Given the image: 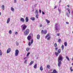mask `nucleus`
Instances as JSON below:
<instances>
[{"instance_id": "f257e3e1", "label": "nucleus", "mask_w": 73, "mask_h": 73, "mask_svg": "<svg viewBox=\"0 0 73 73\" xmlns=\"http://www.w3.org/2000/svg\"><path fill=\"white\" fill-rule=\"evenodd\" d=\"M55 31L56 33H57V32H58L59 31H60V28L58 27V25L57 23L55 24Z\"/></svg>"}, {"instance_id": "f03ea898", "label": "nucleus", "mask_w": 73, "mask_h": 73, "mask_svg": "<svg viewBox=\"0 0 73 73\" xmlns=\"http://www.w3.org/2000/svg\"><path fill=\"white\" fill-rule=\"evenodd\" d=\"M21 27L22 31H23L25 30L27 27V26H26V25L25 24H23L21 25Z\"/></svg>"}, {"instance_id": "7ed1b4c3", "label": "nucleus", "mask_w": 73, "mask_h": 73, "mask_svg": "<svg viewBox=\"0 0 73 73\" xmlns=\"http://www.w3.org/2000/svg\"><path fill=\"white\" fill-rule=\"evenodd\" d=\"M29 33V29H27L26 30H25L24 32V35L25 36H27Z\"/></svg>"}, {"instance_id": "20e7f679", "label": "nucleus", "mask_w": 73, "mask_h": 73, "mask_svg": "<svg viewBox=\"0 0 73 73\" xmlns=\"http://www.w3.org/2000/svg\"><path fill=\"white\" fill-rule=\"evenodd\" d=\"M63 60V57L62 55H59L58 57V60L62 61Z\"/></svg>"}, {"instance_id": "39448f33", "label": "nucleus", "mask_w": 73, "mask_h": 73, "mask_svg": "<svg viewBox=\"0 0 73 73\" xmlns=\"http://www.w3.org/2000/svg\"><path fill=\"white\" fill-rule=\"evenodd\" d=\"M41 33L42 34H44V35H46L47 33V30H45L44 31L43 30H42L41 31Z\"/></svg>"}, {"instance_id": "423d86ee", "label": "nucleus", "mask_w": 73, "mask_h": 73, "mask_svg": "<svg viewBox=\"0 0 73 73\" xmlns=\"http://www.w3.org/2000/svg\"><path fill=\"white\" fill-rule=\"evenodd\" d=\"M15 56H18V54H19V51L18 50H16L15 51Z\"/></svg>"}, {"instance_id": "0eeeda50", "label": "nucleus", "mask_w": 73, "mask_h": 73, "mask_svg": "<svg viewBox=\"0 0 73 73\" xmlns=\"http://www.w3.org/2000/svg\"><path fill=\"white\" fill-rule=\"evenodd\" d=\"M33 39H32L31 40V42H29L28 44L29 46H30L31 45V44H33Z\"/></svg>"}, {"instance_id": "6e6552de", "label": "nucleus", "mask_w": 73, "mask_h": 73, "mask_svg": "<svg viewBox=\"0 0 73 73\" xmlns=\"http://www.w3.org/2000/svg\"><path fill=\"white\" fill-rule=\"evenodd\" d=\"M61 61L60 60H58V66L59 67L61 66Z\"/></svg>"}, {"instance_id": "1a4fd4ad", "label": "nucleus", "mask_w": 73, "mask_h": 73, "mask_svg": "<svg viewBox=\"0 0 73 73\" xmlns=\"http://www.w3.org/2000/svg\"><path fill=\"white\" fill-rule=\"evenodd\" d=\"M11 51V49L10 48H9L7 49V53H10Z\"/></svg>"}, {"instance_id": "9d476101", "label": "nucleus", "mask_w": 73, "mask_h": 73, "mask_svg": "<svg viewBox=\"0 0 73 73\" xmlns=\"http://www.w3.org/2000/svg\"><path fill=\"white\" fill-rule=\"evenodd\" d=\"M20 21L23 22V23H24L25 22V21H24V19L23 18H21L20 19Z\"/></svg>"}, {"instance_id": "9b49d317", "label": "nucleus", "mask_w": 73, "mask_h": 73, "mask_svg": "<svg viewBox=\"0 0 73 73\" xmlns=\"http://www.w3.org/2000/svg\"><path fill=\"white\" fill-rule=\"evenodd\" d=\"M26 23L28 22L29 21V19H28V17H26L25 19Z\"/></svg>"}, {"instance_id": "f8f14e48", "label": "nucleus", "mask_w": 73, "mask_h": 73, "mask_svg": "<svg viewBox=\"0 0 73 73\" xmlns=\"http://www.w3.org/2000/svg\"><path fill=\"white\" fill-rule=\"evenodd\" d=\"M36 38L37 40H39V39H40V35L38 34L37 35Z\"/></svg>"}, {"instance_id": "ddd939ff", "label": "nucleus", "mask_w": 73, "mask_h": 73, "mask_svg": "<svg viewBox=\"0 0 73 73\" xmlns=\"http://www.w3.org/2000/svg\"><path fill=\"white\" fill-rule=\"evenodd\" d=\"M27 39L29 41H30L31 39V36H29L27 37Z\"/></svg>"}, {"instance_id": "4468645a", "label": "nucleus", "mask_w": 73, "mask_h": 73, "mask_svg": "<svg viewBox=\"0 0 73 73\" xmlns=\"http://www.w3.org/2000/svg\"><path fill=\"white\" fill-rule=\"evenodd\" d=\"M10 20H11V19H10V18H8L7 21V24H8V23H9L10 22Z\"/></svg>"}, {"instance_id": "2eb2a0df", "label": "nucleus", "mask_w": 73, "mask_h": 73, "mask_svg": "<svg viewBox=\"0 0 73 73\" xmlns=\"http://www.w3.org/2000/svg\"><path fill=\"white\" fill-rule=\"evenodd\" d=\"M50 73H57V71L56 69H54L53 70V72H51Z\"/></svg>"}, {"instance_id": "dca6fc26", "label": "nucleus", "mask_w": 73, "mask_h": 73, "mask_svg": "<svg viewBox=\"0 0 73 73\" xmlns=\"http://www.w3.org/2000/svg\"><path fill=\"white\" fill-rule=\"evenodd\" d=\"M1 8L4 11L5 9V7L4 5H2L1 7Z\"/></svg>"}, {"instance_id": "f3484780", "label": "nucleus", "mask_w": 73, "mask_h": 73, "mask_svg": "<svg viewBox=\"0 0 73 73\" xmlns=\"http://www.w3.org/2000/svg\"><path fill=\"white\" fill-rule=\"evenodd\" d=\"M34 63V62L33 61H31L30 63V64H29V65H30V66H31V65L33 64V63Z\"/></svg>"}, {"instance_id": "a211bd4d", "label": "nucleus", "mask_w": 73, "mask_h": 73, "mask_svg": "<svg viewBox=\"0 0 73 73\" xmlns=\"http://www.w3.org/2000/svg\"><path fill=\"white\" fill-rule=\"evenodd\" d=\"M30 19L33 21H34V20H35V18L34 17H32L30 18Z\"/></svg>"}, {"instance_id": "6ab92c4d", "label": "nucleus", "mask_w": 73, "mask_h": 73, "mask_svg": "<svg viewBox=\"0 0 73 73\" xmlns=\"http://www.w3.org/2000/svg\"><path fill=\"white\" fill-rule=\"evenodd\" d=\"M54 46L55 48H57V44L56 43H54Z\"/></svg>"}, {"instance_id": "aec40b11", "label": "nucleus", "mask_w": 73, "mask_h": 73, "mask_svg": "<svg viewBox=\"0 0 73 73\" xmlns=\"http://www.w3.org/2000/svg\"><path fill=\"white\" fill-rule=\"evenodd\" d=\"M37 64H35L34 66V68H35V69H36V68H37Z\"/></svg>"}, {"instance_id": "412c9836", "label": "nucleus", "mask_w": 73, "mask_h": 73, "mask_svg": "<svg viewBox=\"0 0 73 73\" xmlns=\"http://www.w3.org/2000/svg\"><path fill=\"white\" fill-rule=\"evenodd\" d=\"M11 10L12 11V12H14V11H15V9L13 7H11Z\"/></svg>"}, {"instance_id": "4be33fe9", "label": "nucleus", "mask_w": 73, "mask_h": 73, "mask_svg": "<svg viewBox=\"0 0 73 73\" xmlns=\"http://www.w3.org/2000/svg\"><path fill=\"white\" fill-rule=\"evenodd\" d=\"M35 13L36 15H38V13L37 10H36Z\"/></svg>"}, {"instance_id": "5701e85b", "label": "nucleus", "mask_w": 73, "mask_h": 73, "mask_svg": "<svg viewBox=\"0 0 73 73\" xmlns=\"http://www.w3.org/2000/svg\"><path fill=\"white\" fill-rule=\"evenodd\" d=\"M58 54H59V53H58V52L57 53L56 52H55V54L56 57H57V56H58Z\"/></svg>"}, {"instance_id": "b1692460", "label": "nucleus", "mask_w": 73, "mask_h": 73, "mask_svg": "<svg viewBox=\"0 0 73 73\" xmlns=\"http://www.w3.org/2000/svg\"><path fill=\"white\" fill-rule=\"evenodd\" d=\"M46 21L47 22V24H49V23H50V21L47 20V19H46Z\"/></svg>"}, {"instance_id": "393cba45", "label": "nucleus", "mask_w": 73, "mask_h": 73, "mask_svg": "<svg viewBox=\"0 0 73 73\" xmlns=\"http://www.w3.org/2000/svg\"><path fill=\"white\" fill-rule=\"evenodd\" d=\"M40 70L42 71V70H43V68H42V66H41L40 68Z\"/></svg>"}, {"instance_id": "a878e982", "label": "nucleus", "mask_w": 73, "mask_h": 73, "mask_svg": "<svg viewBox=\"0 0 73 73\" xmlns=\"http://www.w3.org/2000/svg\"><path fill=\"white\" fill-rule=\"evenodd\" d=\"M26 50L27 52H28L29 51V50H30V49L29 48L27 47L26 48Z\"/></svg>"}, {"instance_id": "bb28decb", "label": "nucleus", "mask_w": 73, "mask_h": 73, "mask_svg": "<svg viewBox=\"0 0 73 73\" xmlns=\"http://www.w3.org/2000/svg\"><path fill=\"white\" fill-rule=\"evenodd\" d=\"M3 54V52L1 50H0V56H1Z\"/></svg>"}, {"instance_id": "cd10ccee", "label": "nucleus", "mask_w": 73, "mask_h": 73, "mask_svg": "<svg viewBox=\"0 0 73 73\" xmlns=\"http://www.w3.org/2000/svg\"><path fill=\"white\" fill-rule=\"evenodd\" d=\"M58 53L59 54L60 53H61V49H59L58 51Z\"/></svg>"}, {"instance_id": "c85d7f7f", "label": "nucleus", "mask_w": 73, "mask_h": 73, "mask_svg": "<svg viewBox=\"0 0 73 73\" xmlns=\"http://www.w3.org/2000/svg\"><path fill=\"white\" fill-rule=\"evenodd\" d=\"M62 49V50H63L64 49V45H62L61 46Z\"/></svg>"}, {"instance_id": "c756f323", "label": "nucleus", "mask_w": 73, "mask_h": 73, "mask_svg": "<svg viewBox=\"0 0 73 73\" xmlns=\"http://www.w3.org/2000/svg\"><path fill=\"white\" fill-rule=\"evenodd\" d=\"M66 59H67V60H68V61H70V60L69 59V57L66 56Z\"/></svg>"}, {"instance_id": "7c9ffc66", "label": "nucleus", "mask_w": 73, "mask_h": 73, "mask_svg": "<svg viewBox=\"0 0 73 73\" xmlns=\"http://www.w3.org/2000/svg\"><path fill=\"white\" fill-rule=\"evenodd\" d=\"M64 45L65 46H67V42H64Z\"/></svg>"}, {"instance_id": "2f4dec72", "label": "nucleus", "mask_w": 73, "mask_h": 73, "mask_svg": "<svg viewBox=\"0 0 73 73\" xmlns=\"http://www.w3.org/2000/svg\"><path fill=\"white\" fill-rule=\"evenodd\" d=\"M31 53H30V52H28L27 54V57H28V56H29V55Z\"/></svg>"}, {"instance_id": "473e14b6", "label": "nucleus", "mask_w": 73, "mask_h": 73, "mask_svg": "<svg viewBox=\"0 0 73 73\" xmlns=\"http://www.w3.org/2000/svg\"><path fill=\"white\" fill-rule=\"evenodd\" d=\"M49 36V34H48L46 36L45 38H47V37H48Z\"/></svg>"}, {"instance_id": "72a5a7b5", "label": "nucleus", "mask_w": 73, "mask_h": 73, "mask_svg": "<svg viewBox=\"0 0 73 73\" xmlns=\"http://www.w3.org/2000/svg\"><path fill=\"white\" fill-rule=\"evenodd\" d=\"M70 70L71 71V72H73V69H72V67H70Z\"/></svg>"}, {"instance_id": "f704fd0d", "label": "nucleus", "mask_w": 73, "mask_h": 73, "mask_svg": "<svg viewBox=\"0 0 73 73\" xmlns=\"http://www.w3.org/2000/svg\"><path fill=\"white\" fill-rule=\"evenodd\" d=\"M9 34H12V31L11 30H10L9 31Z\"/></svg>"}, {"instance_id": "c9c22d12", "label": "nucleus", "mask_w": 73, "mask_h": 73, "mask_svg": "<svg viewBox=\"0 0 73 73\" xmlns=\"http://www.w3.org/2000/svg\"><path fill=\"white\" fill-rule=\"evenodd\" d=\"M16 44L17 46H18V45H19V43L17 42H16Z\"/></svg>"}, {"instance_id": "e433bc0d", "label": "nucleus", "mask_w": 73, "mask_h": 73, "mask_svg": "<svg viewBox=\"0 0 73 73\" xmlns=\"http://www.w3.org/2000/svg\"><path fill=\"white\" fill-rule=\"evenodd\" d=\"M47 68H50V65H48L47 66Z\"/></svg>"}, {"instance_id": "4c0bfd02", "label": "nucleus", "mask_w": 73, "mask_h": 73, "mask_svg": "<svg viewBox=\"0 0 73 73\" xmlns=\"http://www.w3.org/2000/svg\"><path fill=\"white\" fill-rule=\"evenodd\" d=\"M38 14L36 15V19H38Z\"/></svg>"}, {"instance_id": "58836bf2", "label": "nucleus", "mask_w": 73, "mask_h": 73, "mask_svg": "<svg viewBox=\"0 0 73 73\" xmlns=\"http://www.w3.org/2000/svg\"><path fill=\"white\" fill-rule=\"evenodd\" d=\"M50 36H49L48 38H47V40H50Z\"/></svg>"}, {"instance_id": "ea45409f", "label": "nucleus", "mask_w": 73, "mask_h": 73, "mask_svg": "<svg viewBox=\"0 0 73 73\" xmlns=\"http://www.w3.org/2000/svg\"><path fill=\"white\" fill-rule=\"evenodd\" d=\"M61 41V39H59L58 40V42H60Z\"/></svg>"}, {"instance_id": "a19ab883", "label": "nucleus", "mask_w": 73, "mask_h": 73, "mask_svg": "<svg viewBox=\"0 0 73 73\" xmlns=\"http://www.w3.org/2000/svg\"><path fill=\"white\" fill-rule=\"evenodd\" d=\"M17 0H14V3H17Z\"/></svg>"}, {"instance_id": "79ce46f5", "label": "nucleus", "mask_w": 73, "mask_h": 73, "mask_svg": "<svg viewBox=\"0 0 73 73\" xmlns=\"http://www.w3.org/2000/svg\"><path fill=\"white\" fill-rule=\"evenodd\" d=\"M66 15H67L68 17H69V14H68V13H67Z\"/></svg>"}, {"instance_id": "37998d69", "label": "nucleus", "mask_w": 73, "mask_h": 73, "mask_svg": "<svg viewBox=\"0 0 73 73\" xmlns=\"http://www.w3.org/2000/svg\"><path fill=\"white\" fill-rule=\"evenodd\" d=\"M39 12L40 13H41V10L40 9L39 10Z\"/></svg>"}, {"instance_id": "c03bdc74", "label": "nucleus", "mask_w": 73, "mask_h": 73, "mask_svg": "<svg viewBox=\"0 0 73 73\" xmlns=\"http://www.w3.org/2000/svg\"><path fill=\"white\" fill-rule=\"evenodd\" d=\"M56 48H55V50L56 51L58 49V48H57L56 47Z\"/></svg>"}, {"instance_id": "a18cd8bd", "label": "nucleus", "mask_w": 73, "mask_h": 73, "mask_svg": "<svg viewBox=\"0 0 73 73\" xmlns=\"http://www.w3.org/2000/svg\"><path fill=\"white\" fill-rule=\"evenodd\" d=\"M40 27H42V24H40Z\"/></svg>"}, {"instance_id": "49530a36", "label": "nucleus", "mask_w": 73, "mask_h": 73, "mask_svg": "<svg viewBox=\"0 0 73 73\" xmlns=\"http://www.w3.org/2000/svg\"><path fill=\"white\" fill-rule=\"evenodd\" d=\"M42 15H44L45 14V13L43 12V11H42Z\"/></svg>"}, {"instance_id": "de8ad7c7", "label": "nucleus", "mask_w": 73, "mask_h": 73, "mask_svg": "<svg viewBox=\"0 0 73 73\" xmlns=\"http://www.w3.org/2000/svg\"><path fill=\"white\" fill-rule=\"evenodd\" d=\"M67 10L68 11H70V9H69V8H67Z\"/></svg>"}, {"instance_id": "09e8293b", "label": "nucleus", "mask_w": 73, "mask_h": 73, "mask_svg": "<svg viewBox=\"0 0 73 73\" xmlns=\"http://www.w3.org/2000/svg\"><path fill=\"white\" fill-rule=\"evenodd\" d=\"M18 34V33L17 32H16L15 33V35H17Z\"/></svg>"}, {"instance_id": "8fccbe9b", "label": "nucleus", "mask_w": 73, "mask_h": 73, "mask_svg": "<svg viewBox=\"0 0 73 73\" xmlns=\"http://www.w3.org/2000/svg\"><path fill=\"white\" fill-rule=\"evenodd\" d=\"M57 35L58 36H60V34L59 33H58L57 34Z\"/></svg>"}, {"instance_id": "3c124183", "label": "nucleus", "mask_w": 73, "mask_h": 73, "mask_svg": "<svg viewBox=\"0 0 73 73\" xmlns=\"http://www.w3.org/2000/svg\"><path fill=\"white\" fill-rule=\"evenodd\" d=\"M27 62V60H25V63H26Z\"/></svg>"}, {"instance_id": "603ef678", "label": "nucleus", "mask_w": 73, "mask_h": 73, "mask_svg": "<svg viewBox=\"0 0 73 73\" xmlns=\"http://www.w3.org/2000/svg\"><path fill=\"white\" fill-rule=\"evenodd\" d=\"M66 24H69V22H66Z\"/></svg>"}, {"instance_id": "864d4df0", "label": "nucleus", "mask_w": 73, "mask_h": 73, "mask_svg": "<svg viewBox=\"0 0 73 73\" xmlns=\"http://www.w3.org/2000/svg\"><path fill=\"white\" fill-rule=\"evenodd\" d=\"M61 2V0H60L59 2V3H60Z\"/></svg>"}, {"instance_id": "5fc2aeb1", "label": "nucleus", "mask_w": 73, "mask_h": 73, "mask_svg": "<svg viewBox=\"0 0 73 73\" xmlns=\"http://www.w3.org/2000/svg\"><path fill=\"white\" fill-rule=\"evenodd\" d=\"M58 11H59V12H60V9H58Z\"/></svg>"}, {"instance_id": "6e6d98bb", "label": "nucleus", "mask_w": 73, "mask_h": 73, "mask_svg": "<svg viewBox=\"0 0 73 73\" xmlns=\"http://www.w3.org/2000/svg\"><path fill=\"white\" fill-rule=\"evenodd\" d=\"M1 13L0 12V16H1Z\"/></svg>"}, {"instance_id": "4d7b16f0", "label": "nucleus", "mask_w": 73, "mask_h": 73, "mask_svg": "<svg viewBox=\"0 0 73 73\" xmlns=\"http://www.w3.org/2000/svg\"><path fill=\"white\" fill-rule=\"evenodd\" d=\"M55 8H56V6L54 7V9H55Z\"/></svg>"}, {"instance_id": "13d9d810", "label": "nucleus", "mask_w": 73, "mask_h": 73, "mask_svg": "<svg viewBox=\"0 0 73 73\" xmlns=\"http://www.w3.org/2000/svg\"><path fill=\"white\" fill-rule=\"evenodd\" d=\"M68 12H69V14L70 13V11H68Z\"/></svg>"}, {"instance_id": "bf43d9fd", "label": "nucleus", "mask_w": 73, "mask_h": 73, "mask_svg": "<svg viewBox=\"0 0 73 73\" xmlns=\"http://www.w3.org/2000/svg\"><path fill=\"white\" fill-rule=\"evenodd\" d=\"M67 6L68 7H69V5H67Z\"/></svg>"}, {"instance_id": "052dcab7", "label": "nucleus", "mask_w": 73, "mask_h": 73, "mask_svg": "<svg viewBox=\"0 0 73 73\" xmlns=\"http://www.w3.org/2000/svg\"><path fill=\"white\" fill-rule=\"evenodd\" d=\"M35 11V10L34 9H33V10L32 11L33 12V11Z\"/></svg>"}, {"instance_id": "680f3d73", "label": "nucleus", "mask_w": 73, "mask_h": 73, "mask_svg": "<svg viewBox=\"0 0 73 73\" xmlns=\"http://www.w3.org/2000/svg\"><path fill=\"white\" fill-rule=\"evenodd\" d=\"M25 58H27V57H25L24 58V59H25Z\"/></svg>"}, {"instance_id": "e2e57ef3", "label": "nucleus", "mask_w": 73, "mask_h": 73, "mask_svg": "<svg viewBox=\"0 0 73 73\" xmlns=\"http://www.w3.org/2000/svg\"><path fill=\"white\" fill-rule=\"evenodd\" d=\"M52 69H50V71H52Z\"/></svg>"}, {"instance_id": "0e129e2a", "label": "nucleus", "mask_w": 73, "mask_h": 73, "mask_svg": "<svg viewBox=\"0 0 73 73\" xmlns=\"http://www.w3.org/2000/svg\"><path fill=\"white\" fill-rule=\"evenodd\" d=\"M72 61H73V57H72Z\"/></svg>"}, {"instance_id": "69168bd1", "label": "nucleus", "mask_w": 73, "mask_h": 73, "mask_svg": "<svg viewBox=\"0 0 73 73\" xmlns=\"http://www.w3.org/2000/svg\"><path fill=\"white\" fill-rule=\"evenodd\" d=\"M24 1H27V0H23Z\"/></svg>"}, {"instance_id": "338daca9", "label": "nucleus", "mask_w": 73, "mask_h": 73, "mask_svg": "<svg viewBox=\"0 0 73 73\" xmlns=\"http://www.w3.org/2000/svg\"><path fill=\"white\" fill-rule=\"evenodd\" d=\"M72 65H73V63L72 64Z\"/></svg>"}, {"instance_id": "774afa93", "label": "nucleus", "mask_w": 73, "mask_h": 73, "mask_svg": "<svg viewBox=\"0 0 73 73\" xmlns=\"http://www.w3.org/2000/svg\"><path fill=\"white\" fill-rule=\"evenodd\" d=\"M38 57H37V58H36V59H38Z\"/></svg>"}]
</instances>
